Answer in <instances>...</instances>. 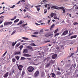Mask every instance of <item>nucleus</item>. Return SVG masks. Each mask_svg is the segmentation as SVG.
<instances>
[{
	"label": "nucleus",
	"instance_id": "f257e3e1",
	"mask_svg": "<svg viewBox=\"0 0 78 78\" xmlns=\"http://www.w3.org/2000/svg\"><path fill=\"white\" fill-rule=\"evenodd\" d=\"M26 6L27 7H25L24 8H25L27 10V11H30V9H31V8H30V6L31 8H33V5H31H31L29 4H26ZM27 7H28V8Z\"/></svg>",
	"mask_w": 78,
	"mask_h": 78
},
{
	"label": "nucleus",
	"instance_id": "f03ea898",
	"mask_svg": "<svg viewBox=\"0 0 78 78\" xmlns=\"http://www.w3.org/2000/svg\"><path fill=\"white\" fill-rule=\"evenodd\" d=\"M27 70L29 72H32L34 70V68L33 66H29L28 67Z\"/></svg>",
	"mask_w": 78,
	"mask_h": 78
},
{
	"label": "nucleus",
	"instance_id": "7ed1b4c3",
	"mask_svg": "<svg viewBox=\"0 0 78 78\" xmlns=\"http://www.w3.org/2000/svg\"><path fill=\"white\" fill-rule=\"evenodd\" d=\"M51 17H53V19H57V16H56V14L55 13H51Z\"/></svg>",
	"mask_w": 78,
	"mask_h": 78
},
{
	"label": "nucleus",
	"instance_id": "20e7f679",
	"mask_svg": "<svg viewBox=\"0 0 78 78\" xmlns=\"http://www.w3.org/2000/svg\"><path fill=\"white\" fill-rule=\"evenodd\" d=\"M58 9H62V10L63 11V12H62V14H64L66 12V10L64 9V8L63 7H58Z\"/></svg>",
	"mask_w": 78,
	"mask_h": 78
},
{
	"label": "nucleus",
	"instance_id": "39448f33",
	"mask_svg": "<svg viewBox=\"0 0 78 78\" xmlns=\"http://www.w3.org/2000/svg\"><path fill=\"white\" fill-rule=\"evenodd\" d=\"M12 22H5L4 23V25H12Z\"/></svg>",
	"mask_w": 78,
	"mask_h": 78
},
{
	"label": "nucleus",
	"instance_id": "423d86ee",
	"mask_svg": "<svg viewBox=\"0 0 78 78\" xmlns=\"http://www.w3.org/2000/svg\"><path fill=\"white\" fill-rule=\"evenodd\" d=\"M39 72L38 71H37L34 74V76L35 77H37L39 76Z\"/></svg>",
	"mask_w": 78,
	"mask_h": 78
},
{
	"label": "nucleus",
	"instance_id": "0eeeda50",
	"mask_svg": "<svg viewBox=\"0 0 78 78\" xmlns=\"http://www.w3.org/2000/svg\"><path fill=\"white\" fill-rule=\"evenodd\" d=\"M18 69L20 71H22V69H23V66L22 65H19L18 66Z\"/></svg>",
	"mask_w": 78,
	"mask_h": 78
},
{
	"label": "nucleus",
	"instance_id": "6e6552de",
	"mask_svg": "<svg viewBox=\"0 0 78 78\" xmlns=\"http://www.w3.org/2000/svg\"><path fill=\"white\" fill-rule=\"evenodd\" d=\"M23 56H25L26 57H30V56H31V55H30L28 54H24L23 55Z\"/></svg>",
	"mask_w": 78,
	"mask_h": 78
},
{
	"label": "nucleus",
	"instance_id": "1a4fd4ad",
	"mask_svg": "<svg viewBox=\"0 0 78 78\" xmlns=\"http://www.w3.org/2000/svg\"><path fill=\"white\" fill-rule=\"evenodd\" d=\"M8 75H9V74L8 73V72H7L5 74L4 77V78H7L8 76Z\"/></svg>",
	"mask_w": 78,
	"mask_h": 78
},
{
	"label": "nucleus",
	"instance_id": "9d476101",
	"mask_svg": "<svg viewBox=\"0 0 78 78\" xmlns=\"http://www.w3.org/2000/svg\"><path fill=\"white\" fill-rule=\"evenodd\" d=\"M51 9H59V7H58L57 6H53L51 7Z\"/></svg>",
	"mask_w": 78,
	"mask_h": 78
},
{
	"label": "nucleus",
	"instance_id": "9b49d317",
	"mask_svg": "<svg viewBox=\"0 0 78 78\" xmlns=\"http://www.w3.org/2000/svg\"><path fill=\"white\" fill-rule=\"evenodd\" d=\"M67 33H68V31L66 30L63 33L62 35H63L64 36H65V35H66V34H67Z\"/></svg>",
	"mask_w": 78,
	"mask_h": 78
},
{
	"label": "nucleus",
	"instance_id": "f8f14e48",
	"mask_svg": "<svg viewBox=\"0 0 78 78\" xmlns=\"http://www.w3.org/2000/svg\"><path fill=\"white\" fill-rule=\"evenodd\" d=\"M56 57H57V55L56 54H55L52 56V58L53 59H55Z\"/></svg>",
	"mask_w": 78,
	"mask_h": 78
},
{
	"label": "nucleus",
	"instance_id": "ddd939ff",
	"mask_svg": "<svg viewBox=\"0 0 78 78\" xmlns=\"http://www.w3.org/2000/svg\"><path fill=\"white\" fill-rule=\"evenodd\" d=\"M15 55H21V53L20 52H16L15 53Z\"/></svg>",
	"mask_w": 78,
	"mask_h": 78
},
{
	"label": "nucleus",
	"instance_id": "4468645a",
	"mask_svg": "<svg viewBox=\"0 0 78 78\" xmlns=\"http://www.w3.org/2000/svg\"><path fill=\"white\" fill-rule=\"evenodd\" d=\"M27 48H28L29 49H30V50H31L32 51H33V48H32V47L30 46H27Z\"/></svg>",
	"mask_w": 78,
	"mask_h": 78
},
{
	"label": "nucleus",
	"instance_id": "2eb2a0df",
	"mask_svg": "<svg viewBox=\"0 0 78 78\" xmlns=\"http://www.w3.org/2000/svg\"><path fill=\"white\" fill-rule=\"evenodd\" d=\"M27 52H28V50L27 49H25L23 50V53H27Z\"/></svg>",
	"mask_w": 78,
	"mask_h": 78
},
{
	"label": "nucleus",
	"instance_id": "dca6fc26",
	"mask_svg": "<svg viewBox=\"0 0 78 78\" xmlns=\"http://www.w3.org/2000/svg\"><path fill=\"white\" fill-rule=\"evenodd\" d=\"M77 35H75L73 36H72L71 37V39H73V38H76V37Z\"/></svg>",
	"mask_w": 78,
	"mask_h": 78
},
{
	"label": "nucleus",
	"instance_id": "f3484780",
	"mask_svg": "<svg viewBox=\"0 0 78 78\" xmlns=\"http://www.w3.org/2000/svg\"><path fill=\"white\" fill-rule=\"evenodd\" d=\"M0 24H1V23H2V22H3V18H2V17L0 18Z\"/></svg>",
	"mask_w": 78,
	"mask_h": 78
},
{
	"label": "nucleus",
	"instance_id": "a211bd4d",
	"mask_svg": "<svg viewBox=\"0 0 78 78\" xmlns=\"http://www.w3.org/2000/svg\"><path fill=\"white\" fill-rule=\"evenodd\" d=\"M17 18V16H14L13 18L11 19L10 20L12 21L13 20H15Z\"/></svg>",
	"mask_w": 78,
	"mask_h": 78
},
{
	"label": "nucleus",
	"instance_id": "6ab92c4d",
	"mask_svg": "<svg viewBox=\"0 0 78 78\" xmlns=\"http://www.w3.org/2000/svg\"><path fill=\"white\" fill-rule=\"evenodd\" d=\"M16 30H15L13 31L12 32V34L11 35V36H12V35H13V34H16Z\"/></svg>",
	"mask_w": 78,
	"mask_h": 78
},
{
	"label": "nucleus",
	"instance_id": "aec40b11",
	"mask_svg": "<svg viewBox=\"0 0 78 78\" xmlns=\"http://www.w3.org/2000/svg\"><path fill=\"white\" fill-rule=\"evenodd\" d=\"M42 2H43V4L45 3H46V2H48V0H43Z\"/></svg>",
	"mask_w": 78,
	"mask_h": 78
},
{
	"label": "nucleus",
	"instance_id": "412c9836",
	"mask_svg": "<svg viewBox=\"0 0 78 78\" xmlns=\"http://www.w3.org/2000/svg\"><path fill=\"white\" fill-rule=\"evenodd\" d=\"M19 19H17L16 20H15L14 22V23H16V22H19Z\"/></svg>",
	"mask_w": 78,
	"mask_h": 78
},
{
	"label": "nucleus",
	"instance_id": "4be33fe9",
	"mask_svg": "<svg viewBox=\"0 0 78 78\" xmlns=\"http://www.w3.org/2000/svg\"><path fill=\"white\" fill-rule=\"evenodd\" d=\"M22 23V20L20 21L19 23L17 24V25H21Z\"/></svg>",
	"mask_w": 78,
	"mask_h": 78
},
{
	"label": "nucleus",
	"instance_id": "5701e85b",
	"mask_svg": "<svg viewBox=\"0 0 78 78\" xmlns=\"http://www.w3.org/2000/svg\"><path fill=\"white\" fill-rule=\"evenodd\" d=\"M50 4H47L46 5H45L44 6H45V7L46 8H47V6H50Z\"/></svg>",
	"mask_w": 78,
	"mask_h": 78
},
{
	"label": "nucleus",
	"instance_id": "b1692460",
	"mask_svg": "<svg viewBox=\"0 0 78 78\" xmlns=\"http://www.w3.org/2000/svg\"><path fill=\"white\" fill-rule=\"evenodd\" d=\"M44 76H45V74L44 73H42L41 74V77H44Z\"/></svg>",
	"mask_w": 78,
	"mask_h": 78
},
{
	"label": "nucleus",
	"instance_id": "393cba45",
	"mask_svg": "<svg viewBox=\"0 0 78 78\" xmlns=\"http://www.w3.org/2000/svg\"><path fill=\"white\" fill-rule=\"evenodd\" d=\"M61 72L59 71H58L56 73L57 75H61Z\"/></svg>",
	"mask_w": 78,
	"mask_h": 78
},
{
	"label": "nucleus",
	"instance_id": "a878e982",
	"mask_svg": "<svg viewBox=\"0 0 78 78\" xmlns=\"http://www.w3.org/2000/svg\"><path fill=\"white\" fill-rule=\"evenodd\" d=\"M41 5H39L38 6H35V8H41Z\"/></svg>",
	"mask_w": 78,
	"mask_h": 78
},
{
	"label": "nucleus",
	"instance_id": "bb28decb",
	"mask_svg": "<svg viewBox=\"0 0 78 78\" xmlns=\"http://www.w3.org/2000/svg\"><path fill=\"white\" fill-rule=\"evenodd\" d=\"M25 59H26V58H25L23 57H21V60H25Z\"/></svg>",
	"mask_w": 78,
	"mask_h": 78
},
{
	"label": "nucleus",
	"instance_id": "cd10ccee",
	"mask_svg": "<svg viewBox=\"0 0 78 78\" xmlns=\"http://www.w3.org/2000/svg\"><path fill=\"white\" fill-rule=\"evenodd\" d=\"M22 39L24 40H28V39H29L25 37H23Z\"/></svg>",
	"mask_w": 78,
	"mask_h": 78
},
{
	"label": "nucleus",
	"instance_id": "c85d7f7f",
	"mask_svg": "<svg viewBox=\"0 0 78 78\" xmlns=\"http://www.w3.org/2000/svg\"><path fill=\"white\" fill-rule=\"evenodd\" d=\"M32 64H33V65H34V66H37V65H39V63L37 64H36L34 63V62H32Z\"/></svg>",
	"mask_w": 78,
	"mask_h": 78
},
{
	"label": "nucleus",
	"instance_id": "c756f323",
	"mask_svg": "<svg viewBox=\"0 0 78 78\" xmlns=\"http://www.w3.org/2000/svg\"><path fill=\"white\" fill-rule=\"evenodd\" d=\"M47 12V9H44V14H46Z\"/></svg>",
	"mask_w": 78,
	"mask_h": 78
},
{
	"label": "nucleus",
	"instance_id": "7c9ffc66",
	"mask_svg": "<svg viewBox=\"0 0 78 78\" xmlns=\"http://www.w3.org/2000/svg\"><path fill=\"white\" fill-rule=\"evenodd\" d=\"M39 32H35L33 33V34H38Z\"/></svg>",
	"mask_w": 78,
	"mask_h": 78
},
{
	"label": "nucleus",
	"instance_id": "2f4dec72",
	"mask_svg": "<svg viewBox=\"0 0 78 78\" xmlns=\"http://www.w3.org/2000/svg\"><path fill=\"white\" fill-rule=\"evenodd\" d=\"M58 29H56L54 32V34H56V33L58 32Z\"/></svg>",
	"mask_w": 78,
	"mask_h": 78
},
{
	"label": "nucleus",
	"instance_id": "473e14b6",
	"mask_svg": "<svg viewBox=\"0 0 78 78\" xmlns=\"http://www.w3.org/2000/svg\"><path fill=\"white\" fill-rule=\"evenodd\" d=\"M59 33H57V34H55L54 35V37H56V36H58V35H59Z\"/></svg>",
	"mask_w": 78,
	"mask_h": 78
},
{
	"label": "nucleus",
	"instance_id": "72a5a7b5",
	"mask_svg": "<svg viewBox=\"0 0 78 78\" xmlns=\"http://www.w3.org/2000/svg\"><path fill=\"white\" fill-rule=\"evenodd\" d=\"M12 61L13 62H16V59L15 58H12Z\"/></svg>",
	"mask_w": 78,
	"mask_h": 78
},
{
	"label": "nucleus",
	"instance_id": "f704fd0d",
	"mask_svg": "<svg viewBox=\"0 0 78 78\" xmlns=\"http://www.w3.org/2000/svg\"><path fill=\"white\" fill-rule=\"evenodd\" d=\"M55 27V24H53L51 26V28H53Z\"/></svg>",
	"mask_w": 78,
	"mask_h": 78
},
{
	"label": "nucleus",
	"instance_id": "c9c22d12",
	"mask_svg": "<svg viewBox=\"0 0 78 78\" xmlns=\"http://www.w3.org/2000/svg\"><path fill=\"white\" fill-rule=\"evenodd\" d=\"M51 74L52 75V77H54L55 76V74L53 73H51Z\"/></svg>",
	"mask_w": 78,
	"mask_h": 78
},
{
	"label": "nucleus",
	"instance_id": "e433bc0d",
	"mask_svg": "<svg viewBox=\"0 0 78 78\" xmlns=\"http://www.w3.org/2000/svg\"><path fill=\"white\" fill-rule=\"evenodd\" d=\"M16 58L17 59V60H19V56H16Z\"/></svg>",
	"mask_w": 78,
	"mask_h": 78
},
{
	"label": "nucleus",
	"instance_id": "4c0bfd02",
	"mask_svg": "<svg viewBox=\"0 0 78 78\" xmlns=\"http://www.w3.org/2000/svg\"><path fill=\"white\" fill-rule=\"evenodd\" d=\"M20 45V43H18L16 45V47H19V45Z\"/></svg>",
	"mask_w": 78,
	"mask_h": 78
},
{
	"label": "nucleus",
	"instance_id": "58836bf2",
	"mask_svg": "<svg viewBox=\"0 0 78 78\" xmlns=\"http://www.w3.org/2000/svg\"><path fill=\"white\" fill-rule=\"evenodd\" d=\"M50 62L51 63V64H53L54 63L52 59L51 60Z\"/></svg>",
	"mask_w": 78,
	"mask_h": 78
},
{
	"label": "nucleus",
	"instance_id": "ea45409f",
	"mask_svg": "<svg viewBox=\"0 0 78 78\" xmlns=\"http://www.w3.org/2000/svg\"><path fill=\"white\" fill-rule=\"evenodd\" d=\"M31 45H32V46H36V44L34 43H33L31 44Z\"/></svg>",
	"mask_w": 78,
	"mask_h": 78
},
{
	"label": "nucleus",
	"instance_id": "a19ab883",
	"mask_svg": "<svg viewBox=\"0 0 78 78\" xmlns=\"http://www.w3.org/2000/svg\"><path fill=\"white\" fill-rule=\"evenodd\" d=\"M16 5H13L12 6L10 7V8H14L15 7Z\"/></svg>",
	"mask_w": 78,
	"mask_h": 78
},
{
	"label": "nucleus",
	"instance_id": "79ce46f5",
	"mask_svg": "<svg viewBox=\"0 0 78 78\" xmlns=\"http://www.w3.org/2000/svg\"><path fill=\"white\" fill-rule=\"evenodd\" d=\"M48 9H50V8H51V4H50V5L49 6H48Z\"/></svg>",
	"mask_w": 78,
	"mask_h": 78
},
{
	"label": "nucleus",
	"instance_id": "37998d69",
	"mask_svg": "<svg viewBox=\"0 0 78 78\" xmlns=\"http://www.w3.org/2000/svg\"><path fill=\"white\" fill-rule=\"evenodd\" d=\"M24 74H25V72H23L22 73V76H23V75H24Z\"/></svg>",
	"mask_w": 78,
	"mask_h": 78
},
{
	"label": "nucleus",
	"instance_id": "c03bdc74",
	"mask_svg": "<svg viewBox=\"0 0 78 78\" xmlns=\"http://www.w3.org/2000/svg\"><path fill=\"white\" fill-rule=\"evenodd\" d=\"M23 45H21V46L20 47V50H21V49H22V48H23Z\"/></svg>",
	"mask_w": 78,
	"mask_h": 78
},
{
	"label": "nucleus",
	"instance_id": "a18cd8bd",
	"mask_svg": "<svg viewBox=\"0 0 78 78\" xmlns=\"http://www.w3.org/2000/svg\"><path fill=\"white\" fill-rule=\"evenodd\" d=\"M7 53V51H6L3 55V56H5V55H6V54Z\"/></svg>",
	"mask_w": 78,
	"mask_h": 78
},
{
	"label": "nucleus",
	"instance_id": "49530a36",
	"mask_svg": "<svg viewBox=\"0 0 78 78\" xmlns=\"http://www.w3.org/2000/svg\"><path fill=\"white\" fill-rule=\"evenodd\" d=\"M50 65V63H48L46 65V67H48V66H49Z\"/></svg>",
	"mask_w": 78,
	"mask_h": 78
},
{
	"label": "nucleus",
	"instance_id": "de8ad7c7",
	"mask_svg": "<svg viewBox=\"0 0 78 78\" xmlns=\"http://www.w3.org/2000/svg\"><path fill=\"white\" fill-rule=\"evenodd\" d=\"M73 24L74 25H77V24H78V23H76V22H75L74 23H73Z\"/></svg>",
	"mask_w": 78,
	"mask_h": 78
},
{
	"label": "nucleus",
	"instance_id": "09e8293b",
	"mask_svg": "<svg viewBox=\"0 0 78 78\" xmlns=\"http://www.w3.org/2000/svg\"><path fill=\"white\" fill-rule=\"evenodd\" d=\"M12 46H13V47H14V45H16V44L14 43V42H13L12 43Z\"/></svg>",
	"mask_w": 78,
	"mask_h": 78
},
{
	"label": "nucleus",
	"instance_id": "8fccbe9b",
	"mask_svg": "<svg viewBox=\"0 0 78 78\" xmlns=\"http://www.w3.org/2000/svg\"><path fill=\"white\" fill-rule=\"evenodd\" d=\"M20 2H21V1H19L17 3H16V4L18 5V4H19Z\"/></svg>",
	"mask_w": 78,
	"mask_h": 78
},
{
	"label": "nucleus",
	"instance_id": "3c124183",
	"mask_svg": "<svg viewBox=\"0 0 78 78\" xmlns=\"http://www.w3.org/2000/svg\"><path fill=\"white\" fill-rule=\"evenodd\" d=\"M38 23H41L42 22V20H40V21H37Z\"/></svg>",
	"mask_w": 78,
	"mask_h": 78
},
{
	"label": "nucleus",
	"instance_id": "603ef678",
	"mask_svg": "<svg viewBox=\"0 0 78 78\" xmlns=\"http://www.w3.org/2000/svg\"><path fill=\"white\" fill-rule=\"evenodd\" d=\"M32 37H37V36L34 35H32Z\"/></svg>",
	"mask_w": 78,
	"mask_h": 78
},
{
	"label": "nucleus",
	"instance_id": "864d4df0",
	"mask_svg": "<svg viewBox=\"0 0 78 78\" xmlns=\"http://www.w3.org/2000/svg\"><path fill=\"white\" fill-rule=\"evenodd\" d=\"M27 59L29 61H31V58H27Z\"/></svg>",
	"mask_w": 78,
	"mask_h": 78
},
{
	"label": "nucleus",
	"instance_id": "5fc2aeb1",
	"mask_svg": "<svg viewBox=\"0 0 78 78\" xmlns=\"http://www.w3.org/2000/svg\"><path fill=\"white\" fill-rule=\"evenodd\" d=\"M21 41H22V40L21 39H19L17 40V42H19L20 41L21 42Z\"/></svg>",
	"mask_w": 78,
	"mask_h": 78
},
{
	"label": "nucleus",
	"instance_id": "6e6d98bb",
	"mask_svg": "<svg viewBox=\"0 0 78 78\" xmlns=\"http://www.w3.org/2000/svg\"><path fill=\"white\" fill-rule=\"evenodd\" d=\"M73 53H72L70 56V57H71V56H72L73 55Z\"/></svg>",
	"mask_w": 78,
	"mask_h": 78
},
{
	"label": "nucleus",
	"instance_id": "4d7b16f0",
	"mask_svg": "<svg viewBox=\"0 0 78 78\" xmlns=\"http://www.w3.org/2000/svg\"><path fill=\"white\" fill-rule=\"evenodd\" d=\"M37 11H39L40 10V8H37Z\"/></svg>",
	"mask_w": 78,
	"mask_h": 78
},
{
	"label": "nucleus",
	"instance_id": "13d9d810",
	"mask_svg": "<svg viewBox=\"0 0 78 78\" xmlns=\"http://www.w3.org/2000/svg\"><path fill=\"white\" fill-rule=\"evenodd\" d=\"M35 24L37 25H41V24H38L36 23H35Z\"/></svg>",
	"mask_w": 78,
	"mask_h": 78
},
{
	"label": "nucleus",
	"instance_id": "bf43d9fd",
	"mask_svg": "<svg viewBox=\"0 0 78 78\" xmlns=\"http://www.w3.org/2000/svg\"><path fill=\"white\" fill-rule=\"evenodd\" d=\"M50 42V40H48L46 41V42Z\"/></svg>",
	"mask_w": 78,
	"mask_h": 78
},
{
	"label": "nucleus",
	"instance_id": "052dcab7",
	"mask_svg": "<svg viewBox=\"0 0 78 78\" xmlns=\"http://www.w3.org/2000/svg\"><path fill=\"white\" fill-rule=\"evenodd\" d=\"M28 25V24L27 23L26 24H24L23 25V26H24V27H25L26 25Z\"/></svg>",
	"mask_w": 78,
	"mask_h": 78
},
{
	"label": "nucleus",
	"instance_id": "680f3d73",
	"mask_svg": "<svg viewBox=\"0 0 78 78\" xmlns=\"http://www.w3.org/2000/svg\"><path fill=\"white\" fill-rule=\"evenodd\" d=\"M50 22V20H48V24Z\"/></svg>",
	"mask_w": 78,
	"mask_h": 78
},
{
	"label": "nucleus",
	"instance_id": "e2e57ef3",
	"mask_svg": "<svg viewBox=\"0 0 78 78\" xmlns=\"http://www.w3.org/2000/svg\"><path fill=\"white\" fill-rule=\"evenodd\" d=\"M3 25L0 26V28H3Z\"/></svg>",
	"mask_w": 78,
	"mask_h": 78
},
{
	"label": "nucleus",
	"instance_id": "0e129e2a",
	"mask_svg": "<svg viewBox=\"0 0 78 78\" xmlns=\"http://www.w3.org/2000/svg\"><path fill=\"white\" fill-rule=\"evenodd\" d=\"M14 69L12 70V74H13V73H14Z\"/></svg>",
	"mask_w": 78,
	"mask_h": 78
},
{
	"label": "nucleus",
	"instance_id": "69168bd1",
	"mask_svg": "<svg viewBox=\"0 0 78 78\" xmlns=\"http://www.w3.org/2000/svg\"><path fill=\"white\" fill-rule=\"evenodd\" d=\"M21 0V2H25V0Z\"/></svg>",
	"mask_w": 78,
	"mask_h": 78
},
{
	"label": "nucleus",
	"instance_id": "338daca9",
	"mask_svg": "<svg viewBox=\"0 0 78 78\" xmlns=\"http://www.w3.org/2000/svg\"><path fill=\"white\" fill-rule=\"evenodd\" d=\"M4 12H2V13H0V15H1V14H3V13H4Z\"/></svg>",
	"mask_w": 78,
	"mask_h": 78
},
{
	"label": "nucleus",
	"instance_id": "774afa93",
	"mask_svg": "<svg viewBox=\"0 0 78 78\" xmlns=\"http://www.w3.org/2000/svg\"><path fill=\"white\" fill-rule=\"evenodd\" d=\"M43 31H44V30L42 29L40 30V32H43Z\"/></svg>",
	"mask_w": 78,
	"mask_h": 78
}]
</instances>
